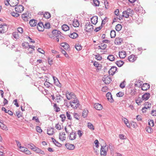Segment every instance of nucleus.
I'll return each mask as SVG.
<instances>
[{"mask_svg": "<svg viewBox=\"0 0 156 156\" xmlns=\"http://www.w3.org/2000/svg\"><path fill=\"white\" fill-rule=\"evenodd\" d=\"M93 26L90 22L87 23L85 26V30L87 32H90L93 30Z\"/></svg>", "mask_w": 156, "mask_h": 156, "instance_id": "obj_1", "label": "nucleus"}, {"mask_svg": "<svg viewBox=\"0 0 156 156\" xmlns=\"http://www.w3.org/2000/svg\"><path fill=\"white\" fill-rule=\"evenodd\" d=\"M8 29L7 25L5 23L0 25V33L3 34Z\"/></svg>", "mask_w": 156, "mask_h": 156, "instance_id": "obj_2", "label": "nucleus"}, {"mask_svg": "<svg viewBox=\"0 0 156 156\" xmlns=\"http://www.w3.org/2000/svg\"><path fill=\"white\" fill-rule=\"evenodd\" d=\"M108 149V147L106 146H101L100 150V154L101 156H105L106 155L107 151Z\"/></svg>", "mask_w": 156, "mask_h": 156, "instance_id": "obj_3", "label": "nucleus"}, {"mask_svg": "<svg viewBox=\"0 0 156 156\" xmlns=\"http://www.w3.org/2000/svg\"><path fill=\"white\" fill-rule=\"evenodd\" d=\"M102 80L105 84H108L112 81V79L111 78L108 76H105L104 77L102 78Z\"/></svg>", "mask_w": 156, "mask_h": 156, "instance_id": "obj_4", "label": "nucleus"}, {"mask_svg": "<svg viewBox=\"0 0 156 156\" xmlns=\"http://www.w3.org/2000/svg\"><path fill=\"white\" fill-rule=\"evenodd\" d=\"M15 10L16 12L18 13L21 12L23 10L24 7L23 6L21 5H16L15 8Z\"/></svg>", "mask_w": 156, "mask_h": 156, "instance_id": "obj_5", "label": "nucleus"}, {"mask_svg": "<svg viewBox=\"0 0 156 156\" xmlns=\"http://www.w3.org/2000/svg\"><path fill=\"white\" fill-rule=\"evenodd\" d=\"M66 97L68 100H69L71 99L75 98L76 96L73 93L71 92L69 93L68 92V93H66Z\"/></svg>", "mask_w": 156, "mask_h": 156, "instance_id": "obj_6", "label": "nucleus"}, {"mask_svg": "<svg viewBox=\"0 0 156 156\" xmlns=\"http://www.w3.org/2000/svg\"><path fill=\"white\" fill-rule=\"evenodd\" d=\"M117 70V68L115 66H112L109 70L108 71L109 75H113L115 72Z\"/></svg>", "mask_w": 156, "mask_h": 156, "instance_id": "obj_7", "label": "nucleus"}, {"mask_svg": "<svg viewBox=\"0 0 156 156\" xmlns=\"http://www.w3.org/2000/svg\"><path fill=\"white\" fill-rule=\"evenodd\" d=\"M10 2V5L12 6H16L19 3V0H9Z\"/></svg>", "mask_w": 156, "mask_h": 156, "instance_id": "obj_8", "label": "nucleus"}, {"mask_svg": "<svg viewBox=\"0 0 156 156\" xmlns=\"http://www.w3.org/2000/svg\"><path fill=\"white\" fill-rule=\"evenodd\" d=\"M76 133L72 131L69 136V139L71 140H74L76 139Z\"/></svg>", "mask_w": 156, "mask_h": 156, "instance_id": "obj_9", "label": "nucleus"}, {"mask_svg": "<svg viewBox=\"0 0 156 156\" xmlns=\"http://www.w3.org/2000/svg\"><path fill=\"white\" fill-rule=\"evenodd\" d=\"M38 30L40 31H43L44 30V25L42 22H40L38 23L37 25Z\"/></svg>", "mask_w": 156, "mask_h": 156, "instance_id": "obj_10", "label": "nucleus"}, {"mask_svg": "<svg viewBox=\"0 0 156 156\" xmlns=\"http://www.w3.org/2000/svg\"><path fill=\"white\" fill-rule=\"evenodd\" d=\"M52 34L55 37H59V35L61 34V32L60 31L57 30H54L52 31Z\"/></svg>", "mask_w": 156, "mask_h": 156, "instance_id": "obj_11", "label": "nucleus"}, {"mask_svg": "<svg viewBox=\"0 0 156 156\" xmlns=\"http://www.w3.org/2000/svg\"><path fill=\"white\" fill-rule=\"evenodd\" d=\"M106 97L108 100L110 102H112L114 101V100L112 98V96L110 92H108L106 94Z\"/></svg>", "mask_w": 156, "mask_h": 156, "instance_id": "obj_12", "label": "nucleus"}, {"mask_svg": "<svg viewBox=\"0 0 156 156\" xmlns=\"http://www.w3.org/2000/svg\"><path fill=\"white\" fill-rule=\"evenodd\" d=\"M150 94L148 93H146L142 96V98L143 101L147 100L150 97Z\"/></svg>", "mask_w": 156, "mask_h": 156, "instance_id": "obj_13", "label": "nucleus"}, {"mask_svg": "<svg viewBox=\"0 0 156 156\" xmlns=\"http://www.w3.org/2000/svg\"><path fill=\"white\" fill-rule=\"evenodd\" d=\"M94 108L97 110H100L102 109V106L98 103H95L94 105Z\"/></svg>", "mask_w": 156, "mask_h": 156, "instance_id": "obj_14", "label": "nucleus"}, {"mask_svg": "<svg viewBox=\"0 0 156 156\" xmlns=\"http://www.w3.org/2000/svg\"><path fill=\"white\" fill-rule=\"evenodd\" d=\"M53 79L55 84L57 86L59 87H61V85L59 82L58 80L56 78V77L54 76H53Z\"/></svg>", "mask_w": 156, "mask_h": 156, "instance_id": "obj_15", "label": "nucleus"}, {"mask_svg": "<svg viewBox=\"0 0 156 156\" xmlns=\"http://www.w3.org/2000/svg\"><path fill=\"white\" fill-rule=\"evenodd\" d=\"M29 23L31 27H34L37 24V20L34 19L31 20L29 21Z\"/></svg>", "mask_w": 156, "mask_h": 156, "instance_id": "obj_16", "label": "nucleus"}, {"mask_svg": "<svg viewBox=\"0 0 156 156\" xmlns=\"http://www.w3.org/2000/svg\"><path fill=\"white\" fill-rule=\"evenodd\" d=\"M65 146L67 148L70 150H73L74 149L75 146L73 144H66Z\"/></svg>", "mask_w": 156, "mask_h": 156, "instance_id": "obj_17", "label": "nucleus"}, {"mask_svg": "<svg viewBox=\"0 0 156 156\" xmlns=\"http://www.w3.org/2000/svg\"><path fill=\"white\" fill-rule=\"evenodd\" d=\"M150 88V85L149 84L145 83L143 84V86L141 87V89L143 90H147Z\"/></svg>", "mask_w": 156, "mask_h": 156, "instance_id": "obj_18", "label": "nucleus"}, {"mask_svg": "<svg viewBox=\"0 0 156 156\" xmlns=\"http://www.w3.org/2000/svg\"><path fill=\"white\" fill-rule=\"evenodd\" d=\"M70 104L71 107L74 109H76L78 107L80 104L79 103H75L74 102H70Z\"/></svg>", "mask_w": 156, "mask_h": 156, "instance_id": "obj_19", "label": "nucleus"}, {"mask_svg": "<svg viewBox=\"0 0 156 156\" xmlns=\"http://www.w3.org/2000/svg\"><path fill=\"white\" fill-rule=\"evenodd\" d=\"M119 55L120 58H124L126 56V52L125 51H122L119 52Z\"/></svg>", "mask_w": 156, "mask_h": 156, "instance_id": "obj_20", "label": "nucleus"}, {"mask_svg": "<svg viewBox=\"0 0 156 156\" xmlns=\"http://www.w3.org/2000/svg\"><path fill=\"white\" fill-rule=\"evenodd\" d=\"M91 21L92 23L96 24L98 22V17L97 16H93L91 19Z\"/></svg>", "mask_w": 156, "mask_h": 156, "instance_id": "obj_21", "label": "nucleus"}, {"mask_svg": "<svg viewBox=\"0 0 156 156\" xmlns=\"http://www.w3.org/2000/svg\"><path fill=\"white\" fill-rule=\"evenodd\" d=\"M136 59L135 56L132 55L128 57V60L130 62H133L135 61Z\"/></svg>", "mask_w": 156, "mask_h": 156, "instance_id": "obj_22", "label": "nucleus"}, {"mask_svg": "<svg viewBox=\"0 0 156 156\" xmlns=\"http://www.w3.org/2000/svg\"><path fill=\"white\" fill-rule=\"evenodd\" d=\"M61 45L65 50H68L69 49V45L67 43H63L61 44Z\"/></svg>", "mask_w": 156, "mask_h": 156, "instance_id": "obj_23", "label": "nucleus"}, {"mask_svg": "<svg viewBox=\"0 0 156 156\" xmlns=\"http://www.w3.org/2000/svg\"><path fill=\"white\" fill-rule=\"evenodd\" d=\"M73 26L74 27H78L79 25V23L76 19L74 20L73 21Z\"/></svg>", "mask_w": 156, "mask_h": 156, "instance_id": "obj_24", "label": "nucleus"}, {"mask_svg": "<svg viewBox=\"0 0 156 156\" xmlns=\"http://www.w3.org/2000/svg\"><path fill=\"white\" fill-rule=\"evenodd\" d=\"M51 139L52 140L53 142L56 146L58 147H61L62 146V144L58 141H56L55 139H54L53 138H51Z\"/></svg>", "mask_w": 156, "mask_h": 156, "instance_id": "obj_25", "label": "nucleus"}, {"mask_svg": "<svg viewBox=\"0 0 156 156\" xmlns=\"http://www.w3.org/2000/svg\"><path fill=\"white\" fill-rule=\"evenodd\" d=\"M147 103L148 102H146L145 104V107L143 108L142 109V111L143 113L146 112V111H144V110L145 109H147L148 108H149L151 106V104L149 105V106H147Z\"/></svg>", "mask_w": 156, "mask_h": 156, "instance_id": "obj_26", "label": "nucleus"}, {"mask_svg": "<svg viewBox=\"0 0 156 156\" xmlns=\"http://www.w3.org/2000/svg\"><path fill=\"white\" fill-rule=\"evenodd\" d=\"M147 103L148 102H146L145 104V107L143 108L142 109V111L143 113L146 112V111H144V110L145 109H147L148 108H149L151 106V104L149 105V106H147Z\"/></svg>", "mask_w": 156, "mask_h": 156, "instance_id": "obj_27", "label": "nucleus"}, {"mask_svg": "<svg viewBox=\"0 0 156 156\" xmlns=\"http://www.w3.org/2000/svg\"><path fill=\"white\" fill-rule=\"evenodd\" d=\"M62 30L64 31H66L68 30L69 29V27L66 24H64L62 26Z\"/></svg>", "mask_w": 156, "mask_h": 156, "instance_id": "obj_28", "label": "nucleus"}, {"mask_svg": "<svg viewBox=\"0 0 156 156\" xmlns=\"http://www.w3.org/2000/svg\"><path fill=\"white\" fill-rule=\"evenodd\" d=\"M69 36L72 38L75 39L78 37V34L76 33H73L70 34Z\"/></svg>", "mask_w": 156, "mask_h": 156, "instance_id": "obj_29", "label": "nucleus"}, {"mask_svg": "<svg viewBox=\"0 0 156 156\" xmlns=\"http://www.w3.org/2000/svg\"><path fill=\"white\" fill-rule=\"evenodd\" d=\"M54 129L52 128H51L49 129H48L47 130V134L49 135H52L54 133Z\"/></svg>", "mask_w": 156, "mask_h": 156, "instance_id": "obj_30", "label": "nucleus"}, {"mask_svg": "<svg viewBox=\"0 0 156 156\" xmlns=\"http://www.w3.org/2000/svg\"><path fill=\"white\" fill-rule=\"evenodd\" d=\"M143 100L142 98H141L140 97H138L137 99L136 100V103L138 105H139L140 104V103L142 102Z\"/></svg>", "mask_w": 156, "mask_h": 156, "instance_id": "obj_31", "label": "nucleus"}, {"mask_svg": "<svg viewBox=\"0 0 156 156\" xmlns=\"http://www.w3.org/2000/svg\"><path fill=\"white\" fill-rule=\"evenodd\" d=\"M115 63L119 67H120L122 66L124 63V62L122 61L119 60L116 61Z\"/></svg>", "mask_w": 156, "mask_h": 156, "instance_id": "obj_32", "label": "nucleus"}, {"mask_svg": "<svg viewBox=\"0 0 156 156\" xmlns=\"http://www.w3.org/2000/svg\"><path fill=\"white\" fill-rule=\"evenodd\" d=\"M75 48L78 51H80L82 49L81 45L79 44H76L75 45Z\"/></svg>", "mask_w": 156, "mask_h": 156, "instance_id": "obj_33", "label": "nucleus"}, {"mask_svg": "<svg viewBox=\"0 0 156 156\" xmlns=\"http://www.w3.org/2000/svg\"><path fill=\"white\" fill-rule=\"evenodd\" d=\"M107 59L111 61L114 60L115 58L112 55H109L107 58Z\"/></svg>", "mask_w": 156, "mask_h": 156, "instance_id": "obj_34", "label": "nucleus"}, {"mask_svg": "<svg viewBox=\"0 0 156 156\" xmlns=\"http://www.w3.org/2000/svg\"><path fill=\"white\" fill-rule=\"evenodd\" d=\"M148 124L150 127H153L154 125V121L153 120L149 119L148 120Z\"/></svg>", "mask_w": 156, "mask_h": 156, "instance_id": "obj_35", "label": "nucleus"}, {"mask_svg": "<svg viewBox=\"0 0 156 156\" xmlns=\"http://www.w3.org/2000/svg\"><path fill=\"white\" fill-rule=\"evenodd\" d=\"M146 131L149 133H151L153 132V129L150 126H147L146 128Z\"/></svg>", "mask_w": 156, "mask_h": 156, "instance_id": "obj_36", "label": "nucleus"}, {"mask_svg": "<svg viewBox=\"0 0 156 156\" xmlns=\"http://www.w3.org/2000/svg\"><path fill=\"white\" fill-rule=\"evenodd\" d=\"M122 28V26L120 24H118L115 26V30L118 31H119Z\"/></svg>", "mask_w": 156, "mask_h": 156, "instance_id": "obj_37", "label": "nucleus"}, {"mask_svg": "<svg viewBox=\"0 0 156 156\" xmlns=\"http://www.w3.org/2000/svg\"><path fill=\"white\" fill-rule=\"evenodd\" d=\"M116 35V33L115 30H112L110 32V36L111 38H113L115 37Z\"/></svg>", "mask_w": 156, "mask_h": 156, "instance_id": "obj_38", "label": "nucleus"}, {"mask_svg": "<svg viewBox=\"0 0 156 156\" xmlns=\"http://www.w3.org/2000/svg\"><path fill=\"white\" fill-rule=\"evenodd\" d=\"M44 16L46 19H48L50 17L51 15L49 12H45L44 14Z\"/></svg>", "mask_w": 156, "mask_h": 156, "instance_id": "obj_39", "label": "nucleus"}, {"mask_svg": "<svg viewBox=\"0 0 156 156\" xmlns=\"http://www.w3.org/2000/svg\"><path fill=\"white\" fill-rule=\"evenodd\" d=\"M122 16L126 18H128L129 17V14H128V11H123L122 12Z\"/></svg>", "mask_w": 156, "mask_h": 156, "instance_id": "obj_40", "label": "nucleus"}, {"mask_svg": "<svg viewBox=\"0 0 156 156\" xmlns=\"http://www.w3.org/2000/svg\"><path fill=\"white\" fill-rule=\"evenodd\" d=\"M7 128L6 126L2 122L0 121V128L2 129H5Z\"/></svg>", "mask_w": 156, "mask_h": 156, "instance_id": "obj_41", "label": "nucleus"}, {"mask_svg": "<svg viewBox=\"0 0 156 156\" xmlns=\"http://www.w3.org/2000/svg\"><path fill=\"white\" fill-rule=\"evenodd\" d=\"M47 35L49 36V37L51 38V39H55V37L54 36V35L51 33L50 32H47Z\"/></svg>", "mask_w": 156, "mask_h": 156, "instance_id": "obj_42", "label": "nucleus"}, {"mask_svg": "<svg viewBox=\"0 0 156 156\" xmlns=\"http://www.w3.org/2000/svg\"><path fill=\"white\" fill-rule=\"evenodd\" d=\"M66 115L67 119H69L70 120H72V118L71 116L70 113V112H66Z\"/></svg>", "mask_w": 156, "mask_h": 156, "instance_id": "obj_43", "label": "nucleus"}, {"mask_svg": "<svg viewBox=\"0 0 156 156\" xmlns=\"http://www.w3.org/2000/svg\"><path fill=\"white\" fill-rule=\"evenodd\" d=\"M88 111L87 110H84L83 112L82 116L84 118L86 117Z\"/></svg>", "mask_w": 156, "mask_h": 156, "instance_id": "obj_44", "label": "nucleus"}, {"mask_svg": "<svg viewBox=\"0 0 156 156\" xmlns=\"http://www.w3.org/2000/svg\"><path fill=\"white\" fill-rule=\"evenodd\" d=\"M87 126L88 127L91 129L93 130H94V126L91 123L88 122L87 124Z\"/></svg>", "mask_w": 156, "mask_h": 156, "instance_id": "obj_45", "label": "nucleus"}, {"mask_svg": "<svg viewBox=\"0 0 156 156\" xmlns=\"http://www.w3.org/2000/svg\"><path fill=\"white\" fill-rule=\"evenodd\" d=\"M93 2L95 6H97L99 5L100 2L98 0H93Z\"/></svg>", "mask_w": 156, "mask_h": 156, "instance_id": "obj_46", "label": "nucleus"}, {"mask_svg": "<svg viewBox=\"0 0 156 156\" xmlns=\"http://www.w3.org/2000/svg\"><path fill=\"white\" fill-rule=\"evenodd\" d=\"M60 117L61 118V120L62 122H64L66 119V116L64 114L61 115H60Z\"/></svg>", "mask_w": 156, "mask_h": 156, "instance_id": "obj_47", "label": "nucleus"}, {"mask_svg": "<svg viewBox=\"0 0 156 156\" xmlns=\"http://www.w3.org/2000/svg\"><path fill=\"white\" fill-rule=\"evenodd\" d=\"M11 14L12 16L15 17H18L19 16V14L17 13H15L14 12H11Z\"/></svg>", "mask_w": 156, "mask_h": 156, "instance_id": "obj_48", "label": "nucleus"}, {"mask_svg": "<svg viewBox=\"0 0 156 156\" xmlns=\"http://www.w3.org/2000/svg\"><path fill=\"white\" fill-rule=\"evenodd\" d=\"M96 58L98 60H101L102 59L100 55L99 54H98L97 55H95Z\"/></svg>", "mask_w": 156, "mask_h": 156, "instance_id": "obj_49", "label": "nucleus"}, {"mask_svg": "<svg viewBox=\"0 0 156 156\" xmlns=\"http://www.w3.org/2000/svg\"><path fill=\"white\" fill-rule=\"evenodd\" d=\"M34 145L33 144H28V147L30 148L33 151H34L35 149V147H34Z\"/></svg>", "mask_w": 156, "mask_h": 156, "instance_id": "obj_50", "label": "nucleus"}, {"mask_svg": "<svg viewBox=\"0 0 156 156\" xmlns=\"http://www.w3.org/2000/svg\"><path fill=\"white\" fill-rule=\"evenodd\" d=\"M44 85L46 87L48 88L50 87V85H51V84L48 82L45 81L44 83Z\"/></svg>", "mask_w": 156, "mask_h": 156, "instance_id": "obj_51", "label": "nucleus"}, {"mask_svg": "<svg viewBox=\"0 0 156 156\" xmlns=\"http://www.w3.org/2000/svg\"><path fill=\"white\" fill-rule=\"evenodd\" d=\"M36 130L37 132L39 133H41V132H42V130L41 129V127L38 126H37L36 127Z\"/></svg>", "mask_w": 156, "mask_h": 156, "instance_id": "obj_52", "label": "nucleus"}, {"mask_svg": "<svg viewBox=\"0 0 156 156\" xmlns=\"http://www.w3.org/2000/svg\"><path fill=\"white\" fill-rule=\"evenodd\" d=\"M61 52L66 57H68L69 55L67 54L66 52L64 49H62Z\"/></svg>", "mask_w": 156, "mask_h": 156, "instance_id": "obj_53", "label": "nucleus"}, {"mask_svg": "<svg viewBox=\"0 0 156 156\" xmlns=\"http://www.w3.org/2000/svg\"><path fill=\"white\" fill-rule=\"evenodd\" d=\"M65 138H66V137L64 136H62V134L61 133H59V139L60 140H61L62 141H63V140H65Z\"/></svg>", "mask_w": 156, "mask_h": 156, "instance_id": "obj_54", "label": "nucleus"}, {"mask_svg": "<svg viewBox=\"0 0 156 156\" xmlns=\"http://www.w3.org/2000/svg\"><path fill=\"white\" fill-rule=\"evenodd\" d=\"M55 127L58 130H60L61 129V125H59L58 123L56 124Z\"/></svg>", "mask_w": 156, "mask_h": 156, "instance_id": "obj_55", "label": "nucleus"}, {"mask_svg": "<svg viewBox=\"0 0 156 156\" xmlns=\"http://www.w3.org/2000/svg\"><path fill=\"white\" fill-rule=\"evenodd\" d=\"M77 134L79 137H80L83 134V132L80 130H79L77 131Z\"/></svg>", "mask_w": 156, "mask_h": 156, "instance_id": "obj_56", "label": "nucleus"}, {"mask_svg": "<svg viewBox=\"0 0 156 156\" xmlns=\"http://www.w3.org/2000/svg\"><path fill=\"white\" fill-rule=\"evenodd\" d=\"M34 147H35V149L34 151L36 152L37 153H39L41 149L35 146H34Z\"/></svg>", "mask_w": 156, "mask_h": 156, "instance_id": "obj_57", "label": "nucleus"}, {"mask_svg": "<svg viewBox=\"0 0 156 156\" xmlns=\"http://www.w3.org/2000/svg\"><path fill=\"white\" fill-rule=\"evenodd\" d=\"M73 117H74V118H75L76 119L78 120H79V116L78 114L75 113H73Z\"/></svg>", "mask_w": 156, "mask_h": 156, "instance_id": "obj_58", "label": "nucleus"}, {"mask_svg": "<svg viewBox=\"0 0 156 156\" xmlns=\"http://www.w3.org/2000/svg\"><path fill=\"white\" fill-rule=\"evenodd\" d=\"M50 24L49 23H45L44 25V28L46 29L50 28Z\"/></svg>", "mask_w": 156, "mask_h": 156, "instance_id": "obj_59", "label": "nucleus"}, {"mask_svg": "<svg viewBox=\"0 0 156 156\" xmlns=\"http://www.w3.org/2000/svg\"><path fill=\"white\" fill-rule=\"evenodd\" d=\"M124 95V94L122 92H119L117 93L116 95L117 97H122Z\"/></svg>", "mask_w": 156, "mask_h": 156, "instance_id": "obj_60", "label": "nucleus"}, {"mask_svg": "<svg viewBox=\"0 0 156 156\" xmlns=\"http://www.w3.org/2000/svg\"><path fill=\"white\" fill-rule=\"evenodd\" d=\"M61 96L59 94H58L57 95L56 98V100L57 101V102H58L59 101H58V100H60L61 99Z\"/></svg>", "mask_w": 156, "mask_h": 156, "instance_id": "obj_61", "label": "nucleus"}, {"mask_svg": "<svg viewBox=\"0 0 156 156\" xmlns=\"http://www.w3.org/2000/svg\"><path fill=\"white\" fill-rule=\"evenodd\" d=\"M115 41L116 42L117 44H120L122 41V40L121 39L117 38L115 40Z\"/></svg>", "mask_w": 156, "mask_h": 156, "instance_id": "obj_62", "label": "nucleus"}, {"mask_svg": "<svg viewBox=\"0 0 156 156\" xmlns=\"http://www.w3.org/2000/svg\"><path fill=\"white\" fill-rule=\"evenodd\" d=\"M108 148L110 149L111 151H113L114 150V147L113 146H112V144H109Z\"/></svg>", "mask_w": 156, "mask_h": 156, "instance_id": "obj_63", "label": "nucleus"}, {"mask_svg": "<svg viewBox=\"0 0 156 156\" xmlns=\"http://www.w3.org/2000/svg\"><path fill=\"white\" fill-rule=\"evenodd\" d=\"M151 114L153 116H156V110H152L151 112Z\"/></svg>", "mask_w": 156, "mask_h": 156, "instance_id": "obj_64", "label": "nucleus"}]
</instances>
